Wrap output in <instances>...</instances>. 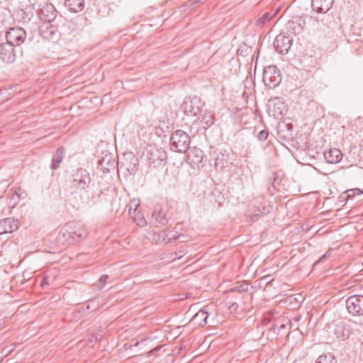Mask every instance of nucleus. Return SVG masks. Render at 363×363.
<instances>
[{
	"mask_svg": "<svg viewBox=\"0 0 363 363\" xmlns=\"http://www.w3.org/2000/svg\"><path fill=\"white\" fill-rule=\"evenodd\" d=\"M288 325H289V320L283 319L282 320L276 321L273 325V328L275 332L280 333L282 330L286 329Z\"/></svg>",
	"mask_w": 363,
	"mask_h": 363,
	"instance_id": "obj_25",
	"label": "nucleus"
},
{
	"mask_svg": "<svg viewBox=\"0 0 363 363\" xmlns=\"http://www.w3.org/2000/svg\"><path fill=\"white\" fill-rule=\"evenodd\" d=\"M65 234L68 233L71 238L74 239V236L78 237L79 238H82L86 237L87 235L86 230H85L82 226L79 225L78 228L76 226L74 229L72 228V225H69L65 226L64 228Z\"/></svg>",
	"mask_w": 363,
	"mask_h": 363,
	"instance_id": "obj_15",
	"label": "nucleus"
},
{
	"mask_svg": "<svg viewBox=\"0 0 363 363\" xmlns=\"http://www.w3.org/2000/svg\"><path fill=\"white\" fill-rule=\"evenodd\" d=\"M208 314L205 308L199 310L193 317L192 321L199 326H204L207 323Z\"/></svg>",
	"mask_w": 363,
	"mask_h": 363,
	"instance_id": "obj_20",
	"label": "nucleus"
},
{
	"mask_svg": "<svg viewBox=\"0 0 363 363\" xmlns=\"http://www.w3.org/2000/svg\"><path fill=\"white\" fill-rule=\"evenodd\" d=\"M203 151L197 147L190 149L187 155V158L189 162L196 165H199L203 162Z\"/></svg>",
	"mask_w": 363,
	"mask_h": 363,
	"instance_id": "obj_14",
	"label": "nucleus"
},
{
	"mask_svg": "<svg viewBox=\"0 0 363 363\" xmlns=\"http://www.w3.org/2000/svg\"><path fill=\"white\" fill-rule=\"evenodd\" d=\"M64 158V149L62 147L58 148L52 159V168L57 169L59 168L60 163Z\"/></svg>",
	"mask_w": 363,
	"mask_h": 363,
	"instance_id": "obj_22",
	"label": "nucleus"
},
{
	"mask_svg": "<svg viewBox=\"0 0 363 363\" xmlns=\"http://www.w3.org/2000/svg\"><path fill=\"white\" fill-rule=\"evenodd\" d=\"M274 106H277V111H276L274 115H279L282 113V108H284V103L279 101L277 104H274Z\"/></svg>",
	"mask_w": 363,
	"mask_h": 363,
	"instance_id": "obj_30",
	"label": "nucleus"
},
{
	"mask_svg": "<svg viewBox=\"0 0 363 363\" xmlns=\"http://www.w3.org/2000/svg\"><path fill=\"white\" fill-rule=\"evenodd\" d=\"M13 346L12 345L4 347L2 350V353L5 355H7L13 350Z\"/></svg>",
	"mask_w": 363,
	"mask_h": 363,
	"instance_id": "obj_35",
	"label": "nucleus"
},
{
	"mask_svg": "<svg viewBox=\"0 0 363 363\" xmlns=\"http://www.w3.org/2000/svg\"><path fill=\"white\" fill-rule=\"evenodd\" d=\"M2 328V325H1V324H0V328Z\"/></svg>",
	"mask_w": 363,
	"mask_h": 363,
	"instance_id": "obj_38",
	"label": "nucleus"
},
{
	"mask_svg": "<svg viewBox=\"0 0 363 363\" xmlns=\"http://www.w3.org/2000/svg\"><path fill=\"white\" fill-rule=\"evenodd\" d=\"M161 236L162 237V241L165 243L170 242L172 239L177 240L179 239L182 242L186 241V236L184 234H179L176 236L174 234H167L164 232L161 233Z\"/></svg>",
	"mask_w": 363,
	"mask_h": 363,
	"instance_id": "obj_24",
	"label": "nucleus"
},
{
	"mask_svg": "<svg viewBox=\"0 0 363 363\" xmlns=\"http://www.w3.org/2000/svg\"><path fill=\"white\" fill-rule=\"evenodd\" d=\"M40 16L43 22L48 21L58 23V22L62 21L61 18H57V11L51 4H47L42 8Z\"/></svg>",
	"mask_w": 363,
	"mask_h": 363,
	"instance_id": "obj_7",
	"label": "nucleus"
},
{
	"mask_svg": "<svg viewBox=\"0 0 363 363\" xmlns=\"http://www.w3.org/2000/svg\"><path fill=\"white\" fill-rule=\"evenodd\" d=\"M302 23L303 20L302 18L298 17L288 22V26L290 29L293 30L294 33H299L303 30Z\"/></svg>",
	"mask_w": 363,
	"mask_h": 363,
	"instance_id": "obj_23",
	"label": "nucleus"
},
{
	"mask_svg": "<svg viewBox=\"0 0 363 363\" xmlns=\"http://www.w3.org/2000/svg\"><path fill=\"white\" fill-rule=\"evenodd\" d=\"M38 29L40 36L45 39L55 40L59 38L60 33L57 23L42 22Z\"/></svg>",
	"mask_w": 363,
	"mask_h": 363,
	"instance_id": "obj_4",
	"label": "nucleus"
},
{
	"mask_svg": "<svg viewBox=\"0 0 363 363\" xmlns=\"http://www.w3.org/2000/svg\"><path fill=\"white\" fill-rule=\"evenodd\" d=\"M277 14V11L266 12L259 16L255 21L257 27L265 26Z\"/></svg>",
	"mask_w": 363,
	"mask_h": 363,
	"instance_id": "obj_18",
	"label": "nucleus"
},
{
	"mask_svg": "<svg viewBox=\"0 0 363 363\" xmlns=\"http://www.w3.org/2000/svg\"><path fill=\"white\" fill-rule=\"evenodd\" d=\"M155 154L157 156V160L160 161H162L164 159H165V153L163 151H161L158 149H156L155 151Z\"/></svg>",
	"mask_w": 363,
	"mask_h": 363,
	"instance_id": "obj_31",
	"label": "nucleus"
},
{
	"mask_svg": "<svg viewBox=\"0 0 363 363\" xmlns=\"http://www.w3.org/2000/svg\"><path fill=\"white\" fill-rule=\"evenodd\" d=\"M238 309V304L236 302L230 303L228 306V310L230 313H235Z\"/></svg>",
	"mask_w": 363,
	"mask_h": 363,
	"instance_id": "obj_32",
	"label": "nucleus"
},
{
	"mask_svg": "<svg viewBox=\"0 0 363 363\" xmlns=\"http://www.w3.org/2000/svg\"><path fill=\"white\" fill-rule=\"evenodd\" d=\"M268 132L263 130H261L258 135H257V139L259 140V141H264L267 140V137H268Z\"/></svg>",
	"mask_w": 363,
	"mask_h": 363,
	"instance_id": "obj_29",
	"label": "nucleus"
},
{
	"mask_svg": "<svg viewBox=\"0 0 363 363\" xmlns=\"http://www.w3.org/2000/svg\"><path fill=\"white\" fill-rule=\"evenodd\" d=\"M262 79L264 84L272 89L280 84L281 77L274 66H269L264 69Z\"/></svg>",
	"mask_w": 363,
	"mask_h": 363,
	"instance_id": "obj_5",
	"label": "nucleus"
},
{
	"mask_svg": "<svg viewBox=\"0 0 363 363\" xmlns=\"http://www.w3.org/2000/svg\"><path fill=\"white\" fill-rule=\"evenodd\" d=\"M65 6L72 13L81 12L84 9V0H65Z\"/></svg>",
	"mask_w": 363,
	"mask_h": 363,
	"instance_id": "obj_16",
	"label": "nucleus"
},
{
	"mask_svg": "<svg viewBox=\"0 0 363 363\" xmlns=\"http://www.w3.org/2000/svg\"><path fill=\"white\" fill-rule=\"evenodd\" d=\"M6 40L7 43L19 45L22 44L26 38V33L25 30L21 27H13L11 28L6 32Z\"/></svg>",
	"mask_w": 363,
	"mask_h": 363,
	"instance_id": "obj_6",
	"label": "nucleus"
},
{
	"mask_svg": "<svg viewBox=\"0 0 363 363\" xmlns=\"http://www.w3.org/2000/svg\"><path fill=\"white\" fill-rule=\"evenodd\" d=\"M184 112L186 115L197 116L201 112L203 104L199 98L186 100L183 104Z\"/></svg>",
	"mask_w": 363,
	"mask_h": 363,
	"instance_id": "obj_8",
	"label": "nucleus"
},
{
	"mask_svg": "<svg viewBox=\"0 0 363 363\" xmlns=\"http://www.w3.org/2000/svg\"><path fill=\"white\" fill-rule=\"evenodd\" d=\"M151 160H152V162H155V160L154 158H151Z\"/></svg>",
	"mask_w": 363,
	"mask_h": 363,
	"instance_id": "obj_37",
	"label": "nucleus"
},
{
	"mask_svg": "<svg viewBox=\"0 0 363 363\" xmlns=\"http://www.w3.org/2000/svg\"><path fill=\"white\" fill-rule=\"evenodd\" d=\"M325 257H326V255H323L315 264H317V263L321 262Z\"/></svg>",
	"mask_w": 363,
	"mask_h": 363,
	"instance_id": "obj_36",
	"label": "nucleus"
},
{
	"mask_svg": "<svg viewBox=\"0 0 363 363\" xmlns=\"http://www.w3.org/2000/svg\"><path fill=\"white\" fill-rule=\"evenodd\" d=\"M115 165V160L111 155H106L99 160V166L105 172H110L111 169H113Z\"/></svg>",
	"mask_w": 363,
	"mask_h": 363,
	"instance_id": "obj_19",
	"label": "nucleus"
},
{
	"mask_svg": "<svg viewBox=\"0 0 363 363\" xmlns=\"http://www.w3.org/2000/svg\"><path fill=\"white\" fill-rule=\"evenodd\" d=\"M139 206V202L133 200L129 206V215L133 222L138 226H145L146 225V220L143 213L138 210Z\"/></svg>",
	"mask_w": 363,
	"mask_h": 363,
	"instance_id": "obj_10",
	"label": "nucleus"
},
{
	"mask_svg": "<svg viewBox=\"0 0 363 363\" xmlns=\"http://www.w3.org/2000/svg\"><path fill=\"white\" fill-rule=\"evenodd\" d=\"M0 59L6 63L13 62L16 60L14 46L10 43H2L0 47Z\"/></svg>",
	"mask_w": 363,
	"mask_h": 363,
	"instance_id": "obj_11",
	"label": "nucleus"
},
{
	"mask_svg": "<svg viewBox=\"0 0 363 363\" xmlns=\"http://www.w3.org/2000/svg\"><path fill=\"white\" fill-rule=\"evenodd\" d=\"M336 359L332 354L320 355L315 363H336Z\"/></svg>",
	"mask_w": 363,
	"mask_h": 363,
	"instance_id": "obj_26",
	"label": "nucleus"
},
{
	"mask_svg": "<svg viewBox=\"0 0 363 363\" xmlns=\"http://www.w3.org/2000/svg\"><path fill=\"white\" fill-rule=\"evenodd\" d=\"M324 157L327 162L334 164L342 160V155L340 150L333 148L325 152Z\"/></svg>",
	"mask_w": 363,
	"mask_h": 363,
	"instance_id": "obj_17",
	"label": "nucleus"
},
{
	"mask_svg": "<svg viewBox=\"0 0 363 363\" xmlns=\"http://www.w3.org/2000/svg\"><path fill=\"white\" fill-rule=\"evenodd\" d=\"M18 229V223L13 218H7L0 220V235L11 233Z\"/></svg>",
	"mask_w": 363,
	"mask_h": 363,
	"instance_id": "obj_13",
	"label": "nucleus"
},
{
	"mask_svg": "<svg viewBox=\"0 0 363 363\" xmlns=\"http://www.w3.org/2000/svg\"><path fill=\"white\" fill-rule=\"evenodd\" d=\"M108 278V275H103L100 277L99 281V288H103L105 285V284L106 283V281Z\"/></svg>",
	"mask_w": 363,
	"mask_h": 363,
	"instance_id": "obj_34",
	"label": "nucleus"
},
{
	"mask_svg": "<svg viewBox=\"0 0 363 363\" xmlns=\"http://www.w3.org/2000/svg\"><path fill=\"white\" fill-rule=\"evenodd\" d=\"M152 217L158 223L162 225H167L168 223V220L166 216V211L162 208H155L152 212Z\"/></svg>",
	"mask_w": 363,
	"mask_h": 363,
	"instance_id": "obj_21",
	"label": "nucleus"
},
{
	"mask_svg": "<svg viewBox=\"0 0 363 363\" xmlns=\"http://www.w3.org/2000/svg\"><path fill=\"white\" fill-rule=\"evenodd\" d=\"M201 121L210 126L213 123V118L211 115H205L202 117Z\"/></svg>",
	"mask_w": 363,
	"mask_h": 363,
	"instance_id": "obj_28",
	"label": "nucleus"
},
{
	"mask_svg": "<svg viewBox=\"0 0 363 363\" xmlns=\"http://www.w3.org/2000/svg\"><path fill=\"white\" fill-rule=\"evenodd\" d=\"M272 278L271 277V275H267V276H264L263 277H262L261 279V282L265 285H267L268 284H269L272 281Z\"/></svg>",
	"mask_w": 363,
	"mask_h": 363,
	"instance_id": "obj_33",
	"label": "nucleus"
},
{
	"mask_svg": "<svg viewBox=\"0 0 363 363\" xmlns=\"http://www.w3.org/2000/svg\"><path fill=\"white\" fill-rule=\"evenodd\" d=\"M291 44L292 39L284 35H278L274 41V47L280 54L287 53Z\"/></svg>",
	"mask_w": 363,
	"mask_h": 363,
	"instance_id": "obj_9",
	"label": "nucleus"
},
{
	"mask_svg": "<svg viewBox=\"0 0 363 363\" xmlns=\"http://www.w3.org/2000/svg\"><path fill=\"white\" fill-rule=\"evenodd\" d=\"M348 313L353 316L363 315V296L352 295L349 296L345 301Z\"/></svg>",
	"mask_w": 363,
	"mask_h": 363,
	"instance_id": "obj_3",
	"label": "nucleus"
},
{
	"mask_svg": "<svg viewBox=\"0 0 363 363\" xmlns=\"http://www.w3.org/2000/svg\"><path fill=\"white\" fill-rule=\"evenodd\" d=\"M171 149L177 152H185L189 149L190 137L183 130L175 131L170 139Z\"/></svg>",
	"mask_w": 363,
	"mask_h": 363,
	"instance_id": "obj_1",
	"label": "nucleus"
},
{
	"mask_svg": "<svg viewBox=\"0 0 363 363\" xmlns=\"http://www.w3.org/2000/svg\"><path fill=\"white\" fill-rule=\"evenodd\" d=\"M347 194V199L353 198L355 195H361L363 194V191L359 189H348L345 192Z\"/></svg>",
	"mask_w": 363,
	"mask_h": 363,
	"instance_id": "obj_27",
	"label": "nucleus"
},
{
	"mask_svg": "<svg viewBox=\"0 0 363 363\" xmlns=\"http://www.w3.org/2000/svg\"><path fill=\"white\" fill-rule=\"evenodd\" d=\"M334 0H311V7L318 13H325L332 8Z\"/></svg>",
	"mask_w": 363,
	"mask_h": 363,
	"instance_id": "obj_12",
	"label": "nucleus"
},
{
	"mask_svg": "<svg viewBox=\"0 0 363 363\" xmlns=\"http://www.w3.org/2000/svg\"><path fill=\"white\" fill-rule=\"evenodd\" d=\"M91 182L89 173L83 168H79L72 174V186L77 190H86Z\"/></svg>",
	"mask_w": 363,
	"mask_h": 363,
	"instance_id": "obj_2",
	"label": "nucleus"
}]
</instances>
